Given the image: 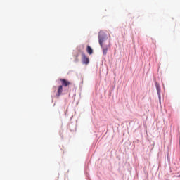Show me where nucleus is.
Segmentation results:
<instances>
[{
  "instance_id": "nucleus-1",
  "label": "nucleus",
  "mask_w": 180,
  "mask_h": 180,
  "mask_svg": "<svg viewBox=\"0 0 180 180\" xmlns=\"http://www.w3.org/2000/svg\"><path fill=\"white\" fill-rule=\"evenodd\" d=\"M107 40L108 34L103 31H100L98 34V43L103 49V56H106V54H108V50L110 49V44L109 42H106Z\"/></svg>"
},
{
  "instance_id": "nucleus-2",
  "label": "nucleus",
  "mask_w": 180,
  "mask_h": 180,
  "mask_svg": "<svg viewBox=\"0 0 180 180\" xmlns=\"http://www.w3.org/2000/svg\"><path fill=\"white\" fill-rule=\"evenodd\" d=\"M82 60L83 64H89V58L87 57L86 54L82 55Z\"/></svg>"
},
{
  "instance_id": "nucleus-3",
  "label": "nucleus",
  "mask_w": 180,
  "mask_h": 180,
  "mask_svg": "<svg viewBox=\"0 0 180 180\" xmlns=\"http://www.w3.org/2000/svg\"><path fill=\"white\" fill-rule=\"evenodd\" d=\"M60 82H62V85L63 86H68V85H71V82L67 81L65 79H60Z\"/></svg>"
},
{
  "instance_id": "nucleus-4",
  "label": "nucleus",
  "mask_w": 180,
  "mask_h": 180,
  "mask_svg": "<svg viewBox=\"0 0 180 180\" xmlns=\"http://www.w3.org/2000/svg\"><path fill=\"white\" fill-rule=\"evenodd\" d=\"M61 94H63V85H60L58 86V91L56 93V96L58 98V96H60Z\"/></svg>"
},
{
  "instance_id": "nucleus-5",
  "label": "nucleus",
  "mask_w": 180,
  "mask_h": 180,
  "mask_svg": "<svg viewBox=\"0 0 180 180\" xmlns=\"http://www.w3.org/2000/svg\"><path fill=\"white\" fill-rule=\"evenodd\" d=\"M86 52L88 53V54H89L91 56V54L94 53V49H92V48L88 45L86 47Z\"/></svg>"
},
{
  "instance_id": "nucleus-6",
  "label": "nucleus",
  "mask_w": 180,
  "mask_h": 180,
  "mask_svg": "<svg viewBox=\"0 0 180 180\" xmlns=\"http://www.w3.org/2000/svg\"><path fill=\"white\" fill-rule=\"evenodd\" d=\"M156 89L158 91V94L159 95V98H161V94H160V86H158V85H156Z\"/></svg>"
}]
</instances>
